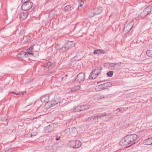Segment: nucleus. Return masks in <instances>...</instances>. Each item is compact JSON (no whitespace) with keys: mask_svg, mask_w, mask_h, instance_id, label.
I'll list each match as a JSON object with an SVG mask.
<instances>
[{"mask_svg":"<svg viewBox=\"0 0 152 152\" xmlns=\"http://www.w3.org/2000/svg\"><path fill=\"white\" fill-rule=\"evenodd\" d=\"M101 85L102 86V88L103 90L107 88V87H111L112 85V84L111 83L107 82L101 84Z\"/></svg>","mask_w":152,"mask_h":152,"instance_id":"2eb2a0df","label":"nucleus"},{"mask_svg":"<svg viewBox=\"0 0 152 152\" xmlns=\"http://www.w3.org/2000/svg\"><path fill=\"white\" fill-rule=\"evenodd\" d=\"M55 15L56 14L53 11L51 12L49 15L50 17H54Z\"/></svg>","mask_w":152,"mask_h":152,"instance_id":"7c9ffc66","label":"nucleus"},{"mask_svg":"<svg viewBox=\"0 0 152 152\" xmlns=\"http://www.w3.org/2000/svg\"><path fill=\"white\" fill-rule=\"evenodd\" d=\"M38 134V133L36 132H33L31 134V136L32 137L33 136H35L37 135Z\"/></svg>","mask_w":152,"mask_h":152,"instance_id":"2f4dec72","label":"nucleus"},{"mask_svg":"<svg viewBox=\"0 0 152 152\" xmlns=\"http://www.w3.org/2000/svg\"><path fill=\"white\" fill-rule=\"evenodd\" d=\"M80 88V86H77L74 87L72 88V90L73 91H75L77 90H79Z\"/></svg>","mask_w":152,"mask_h":152,"instance_id":"a878e982","label":"nucleus"},{"mask_svg":"<svg viewBox=\"0 0 152 152\" xmlns=\"http://www.w3.org/2000/svg\"><path fill=\"white\" fill-rule=\"evenodd\" d=\"M137 139V136L136 134H131L125 136L123 138L120 142V144L124 146L131 144L133 145L135 143L134 141Z\"/></svg>","mask_w":152,"mask_h":152,"instance_id":"f257e3e1","label":"nucleus"},{"mask_svg":"<svg viewBox=\"0 0 152 152\" xmlns=\"http://www.w3.org/2000/svg\"><path fill=\"white\" fill-rule=\"evenodd\" d=\"M34 49V47L33 46H31L30 48L28 49L27 50L29 51H31L32 50Z\"/></svg>","mask_w":152,"mask_h":152,"instance_id":"c9c22d12","label":"nucleus"},{"mask_svg":"<svg viewBox=\"0 0 152 152\" xmlns=\"http://www.w3.org/2000/svg\"><path fill=\"white\" fill-rule=\"evenodd\" d=\"M3 91V89L2 88H0V92H1Z\"/></svg>","mask_w":152,"mask_h":152,"instance_id":"79ce46f5","label":"nucleus"},{"mask_svg":"<svg viewBox=\"0 0 152 152\" xmlns=\"http://www.w3.org/2000/svg\"><path fill=\"white\" fill-rule=\"evenodd\" d=\"M102 12V8H96L94 9L93 11V15H91V17H92L95 15H98L101 13Z\"/></svg>","mask_w":152,"mask_h":152,"instance_id":"1a4fd4ad","label":"nucleus"},{"mask_svg":"<svg viewBox=\"0 0 152 152\" xmlns=\"http://www.w3.org/2000/svg\"><path fill=\"white\" fill-rule=\"evenodd\" d=\"M53 125L50 124L44 127V130L45 133H48L52 131L53 129Z\"/></svg>","mask_w":152,"mask_h":152,"instance_id":"ddd939ff","label":"nucleus"},{"mask_svg":"<svg viewBox=\"0 0 152 152\" xmlns=\"http://www.w3.org/2000/svg\"><path fill=\"white\" fill-rule=\"evenodd\" d=\"M102 69V68L100 66L98 67L95 68L91 72L89 78L90 79H93L96 78L101 72Z\"/></svg>","mask_w":152,"mask_h":152,"instance_id":"f03ea898","label":"nucleus"},{"mask_svg":"<svg viewBox=\"0 0 152 152\" xmlns=\"http://www.w3.org/2000/svg\"><path fill=\"white\" fill-rule=\"evenodd\" d=\"M84 110L88 109L90 107V105L89 104L84 105Z\"/></svg>","mask_w":152,"mask_h":152,"instance_id":"c756f323","label":"nucleus"},{"mask_svg":"<svg viewBox=\"0 0 152 152\" xmlns=\"http://www.w3.org/2000/svg\"><path fill=\"white\" fill-rule=\"evenodd\" d=\"M147 55L149 57L151 56V50H148L146 51Z\"/></svg>","mask_w":152,"mask_h":152,"instance_id":"c85d7f7f","label":"nucleus"},{"mask_svg":"<svg viewBox=\"0 0 152 152\" xmlns=\"http://www.w3.org/2000/svg\"><path fill=\"white\" fill-rule=\"evenodd\" d=\"M60 44V43H59L58 45L57 44V45H58V46H59V44Z\"/></svg>","mask_w":152,"mask_h":152,"instance_id":"a18cd8bd","label":"nucleus"},{"mask_svg":"<svg viewBox=\"0 0 152 152\" xmlns=\"http://www.w3.org/2000/svg\"><path fill=\"white\" fill-rule=\"evenodd\" d=\"M68 49L65 45L60 49L59 51L63 53L66 51Z\"/></svg>","mask_w":152,"mask_h":152,"instance_id":"5701e85b","label":"nucleus"},{"mask_svg":"<svg viewBox=\"0 0 152 152\" xmlns=\"http://www.w3.org/2000/svg\"><path fill=\"white\" fill-rule=\"evenodd\" d=\"M71 7L69 5L65 6L63 8V10L65 12H68L71 10Z\"/></svg>","mask_w":152,"mask_h":152,"instance_id":"a211bd4d","label":"nucleus"},{"mask_svg":"<svg viewBox=\"0 0 152 152\" xmlns=\"http://www.w3.org/2000/svg\"><path fill=\"white\" fill-rule=\"evenodd\" d=\"M106 116V114L105 113H98L87 118L86 119V120L88 121H92V120H93L95 118H97L98 119L99 118L103 117Z\"/></svg>","mask_w":152,"mask_h":152,"instance_id":"0eeeda50","label":"nucleus"},{"mask_svg":"<svg viewBox=\"0 0 152 152\" xmlns=\"http://www.w3.org/2000/svg\"><path fill=\"white\" fill-rule=\"evenodd\" d=\"M152 6H149L145 8L143 11L141 13L140 16L142 18H145L146 15H148L151 11Z\"/></svg>","mask_w":152,"mask_h":152,"instance_id":"20e7f679","label":"nucleus"},{"mask_svg":"<svg viewBox=\"0 0 152 152\" xmlns=\"http://www.w3.org/2000/svg\"><path fill=\"white\" fill-rule=\"evenodd\" d=\"M44 66L46 68H52V64L50 62H48L45 64Z\"/></svg>","mask_w":152,"mask_h":152,"instance_id":"aec40b11","label":"nucleus"},{"mask_svg":"<svg viewBox=\"0 0 152 152\" xmlns=\"http://www.w3.org/2000/svg\"><path fill=\"white\" fill-rule=\"evenodd\" d=\"M67 75H66V76H67Z\"/></svg>","mask_w":152,"mask_h":152,"instance_id":"de8ad7c7","label":"nucleus"},{"mask_svg":"<svg viewBox=\"0 0 152 152\" xmlns=\"http://www.w3.org/2000/svg\"><path fill=\"white\" fill-rule=\"evenodd\" d=\"M93 12H91V14H90V15H89L90 17H90V16H91V15H93Z\"/></svg>","mask_w":152,"mask_h":152,"instance_id":"37998d69","label":"nucleus"},{"mask_svg":"<svg viewBox=\"0 0 152 152\" xmlns=\"http://www.w3.org/2000/svg\"><path fill=\"white\" fill-rule=\"evenodd\" d=\"M23 3L21 6V9L24 11H27L31 8L33 4L31 2L22 1Z\"/></svg>","mask_w":152,"mask_h":152,"instance_id":"7ed1b4c3","label":"nucleus"},{"mask_svg":"<svg viewBox=\"0 0 152 152\" xmlns=\"http://www.w3.org/2000/svg\"><path fill=\"white\" fill-rule=\"evenodd\" d=\"M67 49L71 48L75 45L74 42L72 41H68L66 42L64 45Z\"/></svg>","mask_w":152,"mask_h":152,"instance_id":"4468645a","label":"nucleus"},{"mask_svg":"<svg viewBox=\"0 0 152 152\" xmlns=\"http://www.w3.org/2000/svg\"><path fill=\"white\" fill-rule=\"evenodd\" d=\"M144 143L145 145H150L152 144V138H149L144 141Z\"/></svg>","mask_w":152,"mask_h":152,"instance_id":"f3484780","label":"nucleus"},{"mask_svg":"<svg viewBox=\"0 0 152 152\" xmlns=\"http://www.w3.org/2000/svg\"><path fill=\"white\" fill-rule=\"evenodd\" d=\"M109 97V95H108L107 96H106L104 97V96H103V97L101 96V98H108Z\"/></svg>","mask_w":152,"mask_h":152,"instance_id":"ea45409f","label":"nucleus"},{"mask_svg":"<svg viewBox=\"0 0 152 152\" xmlns=\"http://www.w3.org/2000/svg\"><path fill=\"white\" fill-rule=\"evenodd\" d=\"M106 52L105 50L100 49L94 50L93 52V53L94 54H99L100 53L104 54Z\"/></svg>","mask_w":152,"mask_h":152,"instance_id":"dca6fc26","label":"nucleus"},{"mask_svg":"<svg viewBox=\"0 0 152 152\" xmlns=\"http://www.w3.org/2000/svg\"><path fill=\"white\" fill-rule=\"evenodd\" d=\"M30 0H22V1H25V2H30L29 1Z\"/></svg>","mask_w":152,"mask_h":152,"instance_id":"a19ab883","label":"nucleus"},{"mask_svg":"<svg viewBox=\"0 0 152 152\" xmlns=\"http://www.w3.org/2000/svg\"><path fill=\"white\" fill-rule=\"evenodd\" d=\"M133 27L132 22H130L128 24L124 25V28L123 29V31L126 33L129 32Z\"/></svg>","mask_w":152,"mask_h":152,"instance_id":"6e6552de","label":"nucleus"},{"mask_svg":"<svg viewBox=\"0 0 152 152\" xmlns=\"http://www.w3.org/2000/svg\"><path fill=\"white\" fill-rule=\"evenodd\" d=\"M80 108L79 106H77L75 107L73 110V111L75 112H78L80 111Z\"/></svg>","mask_w":152,"mask_h":152,"instance_id":"b1692460","label":"nucleus"},{"mask_svg":"<svg viewBox=\"0 0 152 152\" xmlns=\"http://www.w3.org/2000/svg\"><path fill=\"white\" fill-rule=\"evenodd\" d=\"M8 118V117L7 115L3 114L1 115V119L3 121H6L7 120Z\"/></svg>","mask_w":152,"mask_h":152,"instance_id":"4be33fe9","label":"nucleus"},{"mask_svg":"<svg viewBox=\"0 0 152 152\" xmlns=\"http://www.w3.org/2000/svg\"><path fill=\"white\" fill-rule=\"evenodd\" d=\"M69 130L70 131H71L72 132L75 133L77 131L76 128L75 127H73L72 128H70L69 129H66L65 130V131H67Z\"/></svg>","mask_w":152,"mask_h":152,"instance_id":"412c9836","label":"nucleus"},{"mask_svg":"<svg viewBox=\"0 0 152 152\" xmlns=\"http://www.w3.org/2000/svg\"><path fill=\"white\" fill-rule=\"evenodd\" d=\"M118 110V112H119L120 113H122V112L124 111V109H123L122 108H120L117 109L116 111Z\"/></svg>","mask_w":152,"mask_h":152,"instance_id":"473e14b6","label":"nucleus"},{"mask_svg":"<svg viewBox=\"0 0 152 152\" xmlns=\"http://www.w3.org/2000/svg\"><path fill=\"white\" fill-rule=\"evenodd\" d=\"M113 71H110L107 72V74L109 77H111L113 75Z\"/></svg>","mask_w":152,"mask_h":152,"instance_id":"cd10ccee","label":"nucleus"},{"mask_svg":"<svg viewBox=\"0 0 152 152\" xmlns=\"http://www.w3.org/2000/svg\"><path fill=\"white\" fill-rule=\"evenodd\" d=\"M24 56L25 57H28L30 55H33L34 53L32 52H31L30 51L27 50V51L26 52H24Z\"/></svg>","mask_w":152,"mask_h":152,"instance_id":"6ab92c4d","label":"nucleus"},{"mask_svg":"<svg viewBox=\"0 0 152 152\" xmlns=\"http://www.w3.org/2000/svg\"><path fill=\"white\" fill-rule=\"evenodd\" d=\"M69 146L73 148H77L81 145V142L78 140L70 141L69 142Z\"/></svg>","mask_w":152,"mask_h":152,"instance_id":"39448f33","label":"nucleus"},{"mask_svg":"<svg viewBox=\"0 0 152 152\" xmlns=\"http://www.w3.org/2000/svg\"><path fill=\"white\" fill-rule=\"evenodd\" d=\"M49 96L48 95L46 94L45 96H41L40 100L42 102L47 103L48 102Z\"/></svg>","mask_w":152,"mask_h":152,"instance_id":"9b49d317","label":"nucleus"},{"mask_svg":"<svg viewBox=\"0 0 152 152\" xmlns=\"http://www.w3.org/2000/svg\"><path fill=\"white\" fill-rule=\"evenodd\" d=\"M121 62L118 63H110L109 65L111 67H115L116 65H119V64H121Z\"/></svg>","mask_w":152,"mask_h":152,"instance_id":"393cba45","label":"nucleus"},{"mask_svg":"<svg viewBox=\"0 0 152 152\" xmlns=\"http://www.w3.org/2000/svg\"><path fill=\"white\" fill-rule=\"evenodd\" d=\"M85 77L84 73L82 72L80 73L77 75L74 81L75 82H77L78 83H80L84 80Z\"/></svg>","mask_w":152,"mask_h":152,"instance_id":"423d86ee","label":"nucleus"},{"mask_svg":"<svg viewBox=\"0 0 152 152\" xmlns=\"http://www.w3.org/2000/svg\"><path fill=\"white\" fill-rule=\"evenodd\" d=\"M102 86L101 85H99L96 86L95 88V90L97 91H101L103 90L102 88Z\"/></svg>","mask_w":152,"mask_h":152,"instance_id":"bb28decb","label":"nucleus"},{"mask_svg":"<svg viewBox=\"0 0 152 152\" xmlns=\"http://www.w3.org/2000/svg\"><path fill=\"white\" fill-rule=\"evenodd\" d=\"M56 140H58L60 138V137H58L57 135H56Z\"/></svg>","mask_w":152,"mask_h":152,"instance_id":"58836bf2","label":"nucleus"},{"mask_svg":"<svg viewBox=\"0 0 152 152\" xmlns=\"http://www.w3.org/2000/svg\"><path fill=\"white\" fill-rule=\"evenodd\" d=\"M24 93V92H23L22 94H23Z\"/></svg>","mask_w":152,"mask_h":152,"instance_id":"c03bdc74","label":"nucleus"},{"mask_svg":"<svg viewBox=\"0 0 152 152\" xmlns=\"http://www.w3.org/2000/svg\"><path fill=\"white\" fill-rule=\"evenodd\" d=\"M93 75H95V74H94L93 75H92V76H93Z\"/></svg>","mask_w":152,"mask_h":152,"instance_id":"49530a36","label":"nucleus"},{"mask_svg":"<svg viewBox=\"0 0 152 152\" xmlns=\"http://www.w3.org/2000/svg\"><path fill=\"white\" fill-rule=\"evenodd\" d=\"M28 14L27 12H24L20 15L19 18L21 20H23L27 17Z\"/></svg>","mask_w":152,"mask_h":152,"instance_id":"f8f14e48","label":"nucleus"},{"mask_svg":"<svg viewBox=\"0 0 152 152\" xmlns=\"http://www.w3.org/2000/svg\"><path fill=\"white\" fill-rule=\"evenodd\" d=\"M54 0H45V4L49 3L51 2H53Z\"/></svg>","mask_w":152,"mask_h":152,"instance_id":"e433bc0d","label":"nucleus"},{"mask_svg":"<svg viewBox=\"0 0 152 152\" xmlns=\"http://www.w3.org/2000/svg\"><path fill=\"white\" fill-rule=\"evenodd\" d=\"M80 107V110L81 111H83L84 110V105H81L80 106H79Z\"/></svg>","mask_w":152,"mask_h":152,"instance_id":"72a5a7b5","label":"nucleus"},{"mask_svg":"<svg viewBox=\"0 0 152 152\" xmlns=\"http://www.w3.org/2000/svg\"><path fill=\"white\" fill-rule=\"evenodd\" d=\"M84 2L83 0H80V2L79 3L80 6V7L82 6L84 4Z\"/></svg>","mask_w":152,"mask_h":152,"instance_id":"f704fd0d","label":"nucleus"},{"mask_svg":"<svg viewBox=\"0 0 152 152\" xmlns=\"http://www.w3.org/2000/svg\"><path fill=\"white\" fill-rule=\"evenodd\" d=\"M61 101V98L59 96H56L51 102L50 107L53 106L59 103Z\"/></svg>","mask_w":152,"mask_h":152,"instance_id":"9d476101","label":"nucleus"},{"mask_svg":"<svg viewBox=\"0 0 152 152\" xmlns=\"http://www.w3.org/2000/svg\"><path fill=\"white\" fill-rule=\"evenodd\" d=\"M9 94H15V95H18L19 94V93H15V92H14V91H12V92H10L9 93Z\"/></svg>","mask_w":152,"mask_h":152,"instance_id":"4c0bfd02","label":"nucleus"}]
</instances>
